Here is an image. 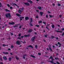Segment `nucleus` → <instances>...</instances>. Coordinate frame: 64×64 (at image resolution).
<instances>
[{"label": "nucleus", "instance_id": "nucleus-39", "mask_svg": "<svg viewBox=\"0 0 64 64\" xmlns=\"http://www.w3.org/2000/svg\"><path fill=\"white\" fill-rule=\"evenodd\" d=\"M21 34H18V36H21Z\"/></svg>", "mask_w": 64, "mask_h": 64}, {"label": "nucleus", "instance_id": "nucleus-10", "mask_svg": "<svg viewBox=\"0 0 64 64\" xmlns=\"http://www.w3.org/2000/svg\"><path fill=\"white\" fill-rule=\"evenodd\" d=\"M3 58L4 60H7V58L6 56H3Z\"/></svg>", "mask_w": 64, "mask_h": 64}, {"label": "nucleus", "instance_id": "nucleus-11", "mask_svg": "<svg viewBox=\"0 0 64 64\" xmlns=\"http://www.w3.org/2000/svg\"><path fill=\"white\" fill-rule=\"evenodd\" d=\"M3 53L4 54H8V52H3Z\"/></svg>", "mask_w": 64, "mask_h": 64}, {"label": "nucleus", "instance_id": "nucleus-57", "mask_svg": "<svg viewBox=\"0 0 64 64\" xmlns=\"http://www.w3.org/2000/svg\"><path fill=\"white\" fill-rule=\"evenodd\" d=\"M8 50H11V49H10V48H8Z\"/></svg>", "mask_w": 64, "mask_h": 64}, {"label": "nucleus", "instance_id": "nucleus-49", "mask_svg": "<svg viewBox=\"0 0 64 64\" xmlns=\"http://www.w3.org/2000/svg\"><path fill=\"white\" fill-rule=\"evenodd\" d=\"M38 55H40L41 54V53H38Z\"/></svg>", "mask_w": 64, "mask_h": 64}, {"label": "nucleus", "instance_id": "nucleus-2", "mask_svg": "<svg viewBox=\"0 0 64 64\" xmlns=\"http://www.w3.org/2000/svg\"><path fill=\"white\" fill-rule=\"evenodd\" d=\"M24 9V8H20V10H18V12L20 14L21 13V12L23 11V10Z\"/></svg>", "mask_w": 64, "mask_h": 64}, {"label": "nucleus", "instance_id": "nucleus-30", "mask_svg": "<svg viewBox=\"0 0 64 64\" xmlns=\"http://www.w3.org/2000/svg\"><path fill=\"white\" fill-rule=\"evenodd\" d=\"M2 6V4H1V3L0 2V7H1Z\"/></svg>", "mask_w": 64, "mask_h": 64}, {"label": "nucleus", "instance_id": "nucleus-32", "mask_svg": "<svg viewBox=\"0 0 64 64\" xmlns=\"http://www.w3.org/2000/svg\"><path fill=\"white\" fill-rule=\"evenodd\" d=\"M35 48H36V49H37V45H36L35 46Z\"/></svg>", "mask_w": 64, "mask_h": 64}, {"label": "nucleus", "instance_id": "nucleus-8", "mask_svg": "<svg viewBox=\"0 0 64 64\" xmlns=\"http://www.w3.org/2000/svg\"><path fill=\"white\" fill-rule=\"evenodd\" d=\"M28 47H30V48H33V47L31 45L28 46Z\"/></svg>", "mask_w": 64, "mask_h": 64}, {"label": "nucleus", "instance_id": "nucleus-46", "mask_svg": "<svg viewBox=\"0 0 64 64\" xmlns=\"http://www.w3.org/2000/svg\"><path fill=\"white\" fill-rule=\"evenodd\" d=\"M51 63H53V64H54V62H53V61H52L51 62Z\"/></svg>", "mask_w": 64, "mask_h": 64}, {"label": "nucleus", "instance_id": "nucleus-44", "mask_svg": "<svg viewBox=\"0 0 64 64\" xmlns=\"http://www.w3.org/2000/svg\"><path fill=\"white\" fill-rule=\"evenodd\" d=\"M43 23H44V24H46V22H43Z\"/></svg>", "mask_w": 64, "mask_h": 64}, {"label": "nucleus", "instance_id": "nucleus-62", "mask_svg": "<svg viewBox=\"0 0 64 64\" xmlns=\"http://www.w3.org/2000/svg\"><path fill=\"white\" fill-rule=\"evenodd\" d=\"M23 58L24 59H25V57H23Z\"/></svg>", "mask_w": 64, "mask_h": 64}, {"label": "nucleus", "instance_id": "nucleus-56", "mask_svg": "<svg viewBox=\"0 0 64 64\" xmlns=\"http://www.w3.org/2000/svg\"><path fill=\"white\" fill-rule=\"evenodd\" d=\"M38 16H36V18H38Z\"/></svg>", "mask_w": 64, "mask_h": 64}, {"label": "nucleus", "instance_id": "nucleus-29", "mask_svg": "<svg viewBox=\"0 0 64 64\" xmlns=\"http://www.w3.org/2000/svg\"><path fill=\"white\" fill-rule=\"evenodd\" d=\"M55 58V59H56V60H58L59 59V58L57 57Z\"/></svg>", "mask_w": 64, "mask_h": 64}, {"label": "nucleus", "instance_id": "nucleus-61", "mask_svg": "<svg viewBox=\"0 0 64 64\" xmlns=\"http://www.w3.org/2000/svg\"><path fill=\"white\" fill-rule=\"evenodd\" d=\"M59 16H60V18H61V16H62L60 15Z\"/></svg>", "mask_w": 64, "mask_h": 64}, {"label": "nucleus", "instance_id": "nucleus-38", "mask_svg": "<svg viewBox=\"0 0 64 64\" xmlns=\"http://www.w3.org/2000/svg\"><path fill=\"white\" fill-rule=\"evenodd\" d=\"M58 6H61V4H58Z\"/></svg>", "mask_w": 64, "mask_h": 64}, {"label": "nucleus", "instance_id": "nucleus-34", "mask_svg": "<svg viewBox=\"0 0 64 64\" xmlns=\"http://www.w3.org/2000/svg\"><path fill=\"white\" fill-rule=\"evenodd\" d=\"M50 59H53V57L52 56H50Z\"/></svg>", "mask_w": 64, "mask_h": 64}, {"label": "nucleus", "instance_id": "nucleus-12", "mask_svg": "<svg viewBox=\"0 0 64 64\" xmlns=\"http://www.w3.org/2000/svg\"><path fill=\"white\" fill-rule=\"evenodd\" d=\"M35 37H34L32 38V41H34V40H35Z\"/></svg>", "mask_w": 64, "mask_h": 64}, {"label": "nucleus", "instance_id": "nucleus-13", "mask_svg": "<svg viewBox=\"0 0 64 64\" xmlns=\"http://www.w3.org/2000/svg\"><path fill=\"white\" fill-rule=\"evenodd\" d=\"M38 9H39L40 10H42V7H38Z\"/></svg>", "mask_w": 64, "mask_h": 64}, {"label": "nucleus", "instance_id": "nucleus-42", "mask_svg": "<svg viewBox=\"0 0 64 64\" xmlns=\"http://www.w3.org/2000/svg\"><path fill=\"white\" fill-rule=\"evenodd\" d=\"M31 57H33V58H36V57H35V56H31Z\"/></svg>", "mask_w": 64, "mask_h": 64}, {"label": "nucleus", "instance_id": "nucleus-60", "mask_svg": "<svg viewBox=\"0 0 64 64\" xmlns=\"http://www.w3.org/2000/svg\"><path fill=\"white\" fill-rule=\"evenodd\" d=\"M30 26H33V25H32V24H30Z\"/></svg>", "mask_w": 64, "mask_h": 64}, {"label": "nucleus", "instance_id": "nucleus-47", "mask_svg": "<svg viewBox=\"0 0 64 64\" xmlns=\"http://www.w3.org/2000/svg\"><path fill=\"white\" fill-rule=\"evenodd\" d=\"M7 6H8V7H10V5L8 4H7Z\"/></svg>", "mask_w": 64, "mask_h": 64}, {"label": "nucleus", "instance_id": "nucleus-7", "mask_svg": "<svg viewBox=\"0 0 64 64\" xmlns=\"http://www.w3.org/2000/svg\"><path fill=\"white\" fill-rule=\"evenodd\" d=\"M26 5H27L28 6H29V4L28 3V2L25 3H24Z\"/></svg>", "mask_w": 64, "mask_h": 64}, {"label": "nucleus", "instance_id": "nucleus-58", "mask_svg": "<svg viewBox=\"0 0 64 64\" xmlns=\"http://www.w3.org/2000/svg\"><path fill=\"white\" fill-rule=\"evenodd\" d=\"M62 31H63V30H64V28H63L62 29Z\"/></svg>", "mask_w": 64, "mask_h": 64}, {"label": "nucleus", "instance_id": "nucleus-3", "mask_svg": "<svg viewBox=\"0 0 64 64\" xmlns=\"http://www.w3.org/2000/svg\"><path fill=\"white\" fill-rule=\"evenodd\" d=\"M16 44L18 45H20V42L19 40H18L16 42Z\"/></svg>", "mask_w": 64, "mask_h": 64}, {"label": "nucleus", "instance_id": "nucleus-64", "mask_svg": "<svg viewBox=\"0 0 64 64\" xmlns=\"http://www.w3.org/2000/svg\"><path fill=\"white\" fill-rule=\"evenodd\" d=\"M48 13H50V12H49V11H48Z\"/></svg>", "mask_w": 64, "mask_h": 64}, {"label": "nucleus", "instance_id": "nucleus-33", "mask_svg": "<svg viewBox=\"0 0 64 64\" xmlns=\"http://www.w3.org/2000/svg\"><path fill=\"white\" fill-rule=\"evenodd\" d=\"M36 27H39V25H36Z\"/></svg>", "mask_w": 64, "mask_h": 64}, {"label": "nucleus", "instance_id": "nucleus-18", "mask_svg": "<svg viewBox=\"0 0 64 64\" xmlns=\"http://www.w3.org/2000/svg\"><path fill=\"white\" fill-rule=\"evenodd\" d=\"M32 21H33V20L32 18H30V23H31V22H32Z\"/></svg>", "mask_w": 64, "mask_h": 64}, {"label": "nucleus", "instance_id": "nucleus-9", "mask_svg": "<svg viewBox=\"0 0 64 64\" xmlns=\"http://www.w3.org/2000/svg\"><path fill=\"white\" fill-rule=\"evenodd\" d=\"M20 20H22V19H24V17L23 16L21 17H20Z\"/></svg>", "mask_w": 64, "mask_h": 64}, {"label": "nucleus", "instance_id": "nucleus-41", "mask_svg": "<svg viewBox=\"0 0 64 64\" xmlns=\"http://www.w3.org/2000/svg\"><path fill=\"white\" fill-rule=\"evenodd\" d=\"M27 56V54H25L24 56Z\"/></svg>", "mask_w": 64, "mask_h": 64}, {"label": "nucleus", "instance_id": "nucleus-27", "mask_svg": "<svg viewBox=\"0 0 64 64\" xmlns=\"http://www.w3.org/2000/svg\"><path fill=\"white\" fill-rule=\"evenodd\" d=\"M14 27H18V25L16 24V25L15 26H14Z\"/></svg>", "mask_w": 64, "mask_h": 64}, {"label": "nucleus", "instance_id": "nucleus-20", "mask_svg": "<svg viewBox=\"0 0 64 64\" xmlns=\"http://www.w3.org/2000/svg\"><path fill=\"white\" fill-rule=\"evenodd\" d=\"M16 58L17 60H19V58L17 57V56H16Z\"/></svg>", "mask_w": 64, "mask_h": 64}, {"label": "nucleus", "instance_id": "nucleus-37", "mask_svg": "<svg viewBox=\"0 0 64 64\" xmlns=\"http://www.w3.org/2000/svg\"><path fill=\"white\" fill-rule=\"evenodd\" d=\"M42 21H40L38 22L39 23H42Z\"/></svg>", "mask_w": 64, "mask_h": 64}, {"label": "nucleus", "instance_id": "nucleus-28", "mask_svg": "<svg viewBox=\"0 0 64 64\" xmlns=\"http://www.w3.org/2000/svg\"><path fill=\"white\" fill-rule=\"evenodd\" d=\"M49 48L50 50V51H52V49H51V48H50V47H49Z\"/></svg>", "mask_w": 64, "mask_h": 64}, {"label": "nucleus", "instance_id": "nucleus-26", "mask_svg": "<svg viewBox=\"0 0 64 64\" xmlns=\"http://www.w3.org/2000/svg\"><path fill=\"white\" fill-rule=\"evenodd\" d=\"M40 14L41 15H42L43 14V12H40Z\"/></svg>", "mask_w": 64, "mask_h": 64}, {"label": "nucleus", "instance_id": "nucleus-14", "mask_svg": "<svg viewBox=\"0 0 64 64\" xmlns=\"http://www.w3.org/2000/svg\"><path fill=\"white\" fill-rule=\"evenodd\" d=\"M25 19L26 20H28V19H29V18L28 17H26L25 18Z\"/></svg>", "mask_w": 64, "mask_h": 64}, {"label": "nucleus", "instance_id": "nucleus-17", "mask_svg": "<svg viewBox=\"0 0 64 64\" xmlns=\"http://www.w3.org/2000/svg\"><path fill=\"white\" fill-rule=\"evenodd\" d=\"M5 10L7 12H10V11L9 10H8L7 9H6Z\"/></svg>", "mask_w": 64, "mask_h": 64}, {"label": "nucleus", "instance_id": "nucleus-43", "mask_svg": "<svg viewBox=\"0 0 64 64\" xmlns=\"http://www.w3.org/2000/svg\"><path fill=\"white\" fill-rule=\"evenodd\" d=\"M0 60H1V61H2L3 60H2V58H0Z\"/></svg>", "mask_w": 64, "mask_h": 64}, {"label": "nucleus", "instance_id": "nucleus-22", "mask_svg": "<svg viewBox=\"0 0 64 64\" xmlns=\"http://www.w3.org/2000/svg\"><path fill=\"white\" fill-rule=\"evenodd\" d=\"M49 16L50 18H52V17H53V16H52V15H49Z\"/></svg>", "mask_w": 64, "mask_h": 64}, {"label": "nucleus", "instance_id": "nucleus-19", "mask_svg": "<svg viewBox=\"0 0 64 64\" xmlns=\"http://www.w3.org/2000/svg\"><path fill=\"white\" fill-rule=\"evenodd\" d=\"M13 5H15V6H17L18 8H19V6H17V5L16 4H15V3Z\"/></svg>", "mask_w": 64, "mask_h": 64}, {"label": "nucleus", "instance_id": "nucleus-54", "mask_svg": "<svg viewBox=\"0 0 64 64\" xmlns=\"http://www.w3.org/2000/svg\"><path fill=\"white\" fill-rule=\"evenodd\" d=\"M10 9H12L13 8H12V7L11 6V7H10Z\"/></svg>", "mask_w": 64, "mask_h": 64}, {"label": "nucleus", "instance_id": "nucleus-52", "mask_svg": "<svg viewBox=\"0 0 64 64\" xmlns=\"http://www.w3.org/2000/svg\"><path fill=\"white\" fill-rule=\"evenodd\" d=\"M23 43H26V42L25 41H24V42H22Z\"/></svg>", "mask_w": 64, "mask_h": 64}, {"label": "nucleus", "instance_id": "nucleus-45", "mask_svg": "<svg viewBox=\"0 0 64 64\" xmlns=\"http://www.w3.org/2000/svg\"><path fill=\"white\" fill-rule=\"evenodd\" d=\"M13 47H14V46L13 45H12L11 46V47L12 48H13Z\"/></svg>", "mask_w": 64, "mask_h": 64}, {"label": "nucleus", "instance_id": "nucleus-5", "mask_svg": "<svg viewBox=\"0 0 64 64\" xmlns=\"http://www.w3.org/2000/svg\"><path fill=\"white\" fill-rule=\"evenodd\" d=\"M9 24L11 25H14L15 24V23L14 22H9Z\"/></svg>", "mask_w": 64, "mask_h": 64}, {"label": "nucleus", "instance_id": "nucleus-4", "mask_svg": "<svg viewBox=\"0 0 64 64\" xmlns=\"http://www.w3.org/2000/svg\"><path fill=\"white\" fill-rule=\"evenodd\" d=\"M58 45H59V47H61V45H62V44L60 43V42H58Z\"/></svg>", "mask_w": 64, "mask_h": 64}, {"label": "nucleus", "instance_id": "nucleus-16", "mask_svg": "<svg viewBox=\"0 0 64 64\" xmlns=\"http://www.w3.org/2000/svg\"><path fill=\"white\" fill-rule=\"evenodd\" d=\"M32 31V29L28 31V32H31Z\"/></svg>", "mask_w": 64, "mask_h": 64}, {"label": "nucleus", "instance_id": "nucleus-63", "mask_svg": "<svg viewBox=\"0 0 64 64\" xmlns=\"http://www.w3.org/2000/svg\"><path fill=\"white\" fill-rule=\"evenodd\" d=\"M11 35H13V34L12 33H11Z\"/></svg>", "mask_w": 64, "mask_h": 64}, {"label": "nucleus", "instance_id": "nucleus-25", "mask_svg": "<svg viewBox=\"0 0 64 64\" xmlns=\"http://www.w3.org/2000/svg\"><path fill=\"white\" fill-rule=\"evenodd\" d=\"M24 37H28V36H29V35H25L24 36Z\"/></svg>", "mask_w": 64, "mask_h": 64}, {"label": "nucleus", "instance_id": "nucleus-50", "mask_svg": "<svg viewBox=\"0 0 64 64\" xmlns=\"http://www.w3.org/2000/svg\"><path fill=\"white\" fill-rule=\"evenodd\" d=\"M0 64H3V63L2 62H1L0 63Z\"/></svg>", "mask_w": 64, "mask_h": 64}, {"label": "nucleus", "instance_id": "nucleus-1", "mask_svg": "<svg viewBox=\"0 0 64 64\" xmlns=\"http://www.w3.org/2000/svg\"><path fill=\"white\" fill-rule=\"evenodd\" d=\"M6 18L8 17L9 19H10V18H11V16L10 15V13L6 14Z\"/></svg>", "mask_w": 64, "mask_h": 64}, {"label": "nucleus", "instance_id": "nucleus-55", "mask_svg": "<svg viewBox=\"0 0 64 64\" xmlns=\"http://www.w3.org/2000/svg\"><path fill=\"white\" fill-rule=\"evenodd\" d=\"M52 5H53V6H55V4H53Z\"/></svg>", "mask_w": 64, "mask_h": 64}, {"label": "nucleus", "instance_id": "nucleus-53", "mask_svg": "<svg viewBox=\"0 0 64 64\" xmlns=\"http://www.w3.org/2000/svg\"><path fill=\"white\" fill-rule=\"evenodd\" d=\"M46 28H47V29H48V30L49 29V28H48V27H47V26H46Z\"/></svg>", "mask_w": 64, "mask_h": 64}, {"label": "nucleus", "instance_id": "nucleus-51", "mask_svg": "<svg viewBox=\"0 0 64 64\" xmlns=\"http://www.w3.org/2000/svg\"><path fill=\"white\" fill-rule=\"evenodd\" d=\"M46 18H48V15H46Z\"/></svg>", "mask_w": 64, "mask_h": 64}, {"label": "nucleus", "instance_id": "nucleus-23", "mask_svg": "<svg viewBox=\"0 0 64 64\" xmlns=\"http://www.w3.org/2000/svg\"><path fill=\"white\" fill-rule=\"evenodd\" d=\"M56 32H60L61 33H62V31H59V30H57Z\"/></svg>", "mask_w": 64, "mask_h": 64}, {"label": "nucleus", "instance_id": "nucleus-6", "mask_svg": "<svg viewBox=\"0 0 64 64\" xmlns=\"http://www.w3.org/2000/svg\"><path fill=\"white\" fill-rule=\"evenodd\" d=\"M28 2H29L30 3H32V1L31 0H28Z\"/></svg>", "mask_w": 64, "mask_h": 64}, {"label": "nucleus", "instance_id": "nucleus-21", "mask_svg": "<svg viewBox=\"0 0 64 64\" xmlns=\"http://www.w3.org/2000/svg\"><path fill=\"white\" fill-rule=\"evenodd\" d=\"M16 15H17V16H20V15L19 14H16Z\"/></svg>", "mask_w": 64, "mask_h": 64}, {"label": "nucleus", "instance_id": "nucleus-35", "mask_svg": "<svg viewBox=\"0 0 64 64\" xmlns=\"http://www.w3.org/2000/svg\"><path fill=\"white\" fill-rule=\"evenodd\" d=\"M56 63L58 64H60V63L59 62H56Z\"/></svg>", "mask_w": 64, "mask_h": 64}, {"label": "nucleus", "instance_id": "nucleus-24", "mask_svg": "<svg viewBox=\"0 0 64 64\" xmlns=\"http://www.w3.org/2000/svg\"><path fill=\"white\" fill-rule=\"evenodd\" d=\"M52 28H54V27H55V26H54V25H52Z\"/></svg>", "mask_w": 64, "mask_h": 64}, {"label": "nucleus", "instance_id": "nucleus-40", "mask_svg": "<svg viewBox=\"0 0 64 64\" xmlns=\"http://www.w3.org/2000/svg\"><path fill=\"white\" fill-rule=\"evenodd\" d=\"M44 36H45V37H47V35L46 34Z\"/></svg>", "mask_w": 64, "mask_h": 64}, {"label": "nucleus", "instance_id": "nucleus-48", "mask_svg": "<svg viewBox=\"0 0 64 64\" xmlns=\"http://www.w3.org/2000/svg\"><path fill=\"white\" fill-rule=\"evenodd\" d=\"M18 39H21V38L20 37H18Z\"/></svg>", "mask_w": 64, "mask_h": 64}, {"label": "nucleus", "instance_id": "nucleus-31", "mask_svg": "<svg viewBox=\"0 0 64 64\" xmlns=\"http://www.w3.org/2000/svg\"><path fill=\"white\" fill-rule=\"evenodd\" d=\"M2 46L4 47H5V46H6V44H3Z\"/></svg>", "mask_w": 64, "mask_h": 64}, {"label": "nucleus", "instance_id": "nucleus-59", "mask_svg": "<svg viewBox=\"0 0 64 64\" xmlns=\"http://www.w3.org/2000/svg\"><path fill=\"white\" fill-rule=\"evenodd\" d=\"M49 25H49V24H47V26H49Z\"/></svg>", "mask_w": 64, "mask_h": 64}, {"label": "nucleus", "instance_id": "nucleus-36", "mask_svg": "<svg viewBox=\"0 0 64 64\" xmlns=\"http://www.w3.org/2000/svg\"><path fill=\"white\" fill-rule=\"evenodd\" d=\"M51 37H52V38H54V36H52Z\"/></svg>", "mask_w": 64, "mask_h": 64}, {"label": "nucleus", "instance_id": "nucleus-15", "mask_svg": "<svg viewBox=\"0 0 64 64\" xmlns=\"http://www.w3.org/2000/svg\"><path fill=\"white\" fill-rule=\"evenodd\" d=\"M12 59V58H9L8 60L9 61H11Z\"/></svg>", "mask_w": 64, "mask_h": 64}]
</instances>
